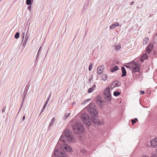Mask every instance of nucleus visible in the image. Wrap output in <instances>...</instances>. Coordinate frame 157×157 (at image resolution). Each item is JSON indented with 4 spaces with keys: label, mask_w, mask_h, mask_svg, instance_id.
I'll return each mask as SVG.
<instances>
[{
    "label": "nucleus",
    "mask_w": 157,
    "mask_h": 157,
    "mask_svg": "<svg viewBox=\"0 0 157 157\" xmlns=\"http://www.w3.org/2000/svg\"><path fill=\"white\" fill-rule=\"evenodd\" d=\"M87 109L89 114L91 116V120H90L89 116L86 113L82 114L81 116L82 121L87 126L89 127L91 125V120L94 124H100L97 116L98 113L96 110V107L94 103L91 102L86 107Z\"/></svg>",
    "instance_id": "obj_1"
},
{
    "label": "nucleus",
    "mask_w": 157,
    "mask_h": 157,
    "mask_svg": "<svg viewBox=\"0 0 157 157\" xmlns=\"http://www.w3.org/2000/svg\"><path fill=\"white\" fill-rule=\"evenodd\" d=\"M75 137L72 134L70 130L66 129L62 134L59 141L63 142L68 141L74 143L75 141Z\"/></svg>",
    "instance_id": "obj_2"
},
{
    "label": "nucleus",
    "mask_w": 157,
    "mask_h": 157,
    "mask_svg": "<svg viewBox=\"0 0 157 157\" xmlns=\"http://www.w3.org/2000/svg\"><path fill=\"white\" fill-rule=\"evenodd\" d=\"M72 127L73 132L75 134H80L84 132V126L81 122L75 123Z\"/></svg>",
    "instance_id": "obj_3"
},
{
    "label": "nucleus",
    "mask_w": 157,
    "mask_h": 157,
    "mask_svg": "<svg viewBox=\"0 0 157 157\" xmlns=\"http://www.w3.org/2000/svg\"><path fill=\"white\" fill-rule=\"evenodd\" d=\"M128 64H132V74L133 76L137 75L139 73V71L140 69V65L137 62L132 61L130 63H127Z\"/></svg>",
    "instance_id": "obj_4"
},
{
    "label": "nucleus",
    "mask_w": 157,
    "mask_h": 157,
    "mask_svg": "<svg viewBox=\"0 0 157 157\" xmlns=\"http://www.w3.org/2000/svg\"><path fill=\"white\" fill-rule=\"evenodd\" d=\"M110 91L109 88L108 87L105 89L102 93L103 98L109 102H110L111 101V97Z\"/></svg>",
    "instance_id": "obj_5"
},
{
    "label": "nucleus",
    "mask_w": 157,
    "mask_h": 157,
    "mask_svg": "<svg viewBox=\"0 0 157 157\" xmlns=\"http://www.w3.org/2000/svg\"><path fill=\"white\" fill-rule=\"evenodd\" d=\"M63 151L62 148L57 149L54 151V155L55 157H65L66 154L63 152Z\"/></svg>",
    "instance_id": "obj_6"
},
{
    "label": "nucleus",
    "mask_w": 157,
    "mask_h": 157,
    "mask_svg": "<svg viewBox=\"0 0 157 157\" xmlns=\"http://www.w3.org/2000/svg\"><path fill=\"white\" fill-rule=\"evenodd\" d=\"M60 148L63 149V150H65L66 151L71 152L72 150V148L69 145L66 143L62 144L61 145Z\"/></svg>",
    "instance_id": "obj_7"
},
{
    "label": "nucleus",
    "mask_w": 157,
    "mask_h": 157,
    "mask_svg": "<svg viewBox=\"0 0 157 157\" xmlns=\"http://www.w3.org/2000/svg\"><path fill=\"white\" fill-rule=\"evenodd\" d=\"M95 100L97 105L99 106L100 108H101L102 107V104L103 102V101L102 100L101 97L100 96H97L95 98Z\"/></svg>",
    "instance_id": "obj_8"
},
{
    "label": "nucleus",
    "mask_w": 157,
    "mask_h": 157,
    "mask_svg": "<svg viewBox=\"0 0 157 157\" xmlns=\"http://www.w3.org/2000/svg\"><path fill=\"white\" fill-rule=\"evenodd\" d=\"M153 47V43L150 42L146 48V51L149 54L152 51Z\"/></svg>",
    "instance_id": "obj_9"
},
{
    "label": "nucleus",
    "mask_w": 157,
    "mask_h": 157,
    "mask_svg": "<svg viewBox=\"0 0 157 157\" xmlns=\"http://www.w3.org/2000/svg\"><path fill=\"white\" fill-rule=\"evenodd\" d=\"M28 89L27 88V87H26L25 88V90L24 91V92L22 94V104L21 105L20 109L21 108V107H22V105L23 104V103L24 101V100L25 99V98L26 96V95L27 94V93L28 91Z\"/></svg>",
    "instance_id": "obj_10"
},
{
    "label": "nucleus",
    "mask_w": 157,
    "mask_h": 157,
    "mask_svg": "<svg viewBox=\"0 0 157 157\" xmlns=\"http://www.w3.org/2000/svg\"><path fill=\"white\" fill-rule=\"evenodd\" d=\"M104 67L103 65H101L97 69V73L99 74H101L102 72V70L104 69Z\"/></svg>",
    "instance_id": "obj_11"
},
{
    "label": "nucleus",
    "mask_w": 157,
    "mask_h": 157,
    "mask_svg": "<svg viewBox=\"0 0 157 157\" xmlns=\"http://www.w3.org/2000/svg\"><path fill=\"white\" fill-rule=\"evenodd\" d=\"M150 143L152 147L155 148L157 147V143L153 139L151 140Z\"/></svg>",
    "instance_id": "obj_12"
},
{
    "label": "nucleus",
    "mask_w": 157,
    "mask_h": 157,
    "mask_svg": "<svg viewBox=\"0 0 157 157\" xmlns=\"http://www.w3.org/2000/svg\"><path fill=\"white\" fill-rule=\"evenodd\" d=\"M121 69L122 72V74L121 75V77H123L125 76L126 75L127 72L125 68L124 67H121Z\"/></svg>",
    "instance_id": "obj_13"
},
{
    "label": "nucleus",
    "mask_w": 157,
    "mask_h": 157,
    "mask_svg": "<svg viewBox=\"0 0 157 157\" xmlns=\"http://www.w3.org/2000/svg\"><path fill=\"white\" fill-rule=\"evenodd\" d=\"M113 82H115L114 85L115 86V87H118L120 86L121 84L120 82L117 80H115Z\"/></svg>",
    "instance_id": "obj_14"
},
{
    "label": "nucleus",
    "mask_w": 157,
    "mask_h": 157,
    "mask_svg": "<svg viewBox=\"0 0 157 157\" xmlns=\"http://www.w3.org/2000/svg\"><path fill=\"white\" fill-rule=\"evenodd\" d=\"M119 26L118 23L117 22H115L114 24L111 25L110 27V29H114L116 27Z\"/></svg>",
    "instance_id": "obj_15"
},
{
    "label": "nucleus",
    "mask_w": 157,
    "mask_h": 157,
    "mask_svg": "<svg viewBox=\"0 0 157 157\" xmlns=\"http://www.w3.org/2000/svg\"><path fill=\"white\" fill-rule=\"evenodd\" d=\"M115 50L116 51L120 50L121 48V46L120 44H117L114 45Z\"/></svg>",
    "instance_id": "obj_16"
},
{
    "label": "nucleus",
    "mask_w": 157,
    "mask_h": 157,
    "mask_svg": "<svg viewBox=\"0 0 157 157\" xmlns=\"http://www.w3.org/2000/svg\"><path fill=\"white\" fill-rule=\"evenodd\" d=\"M119 69L118 67L116 65L114 66L113 67L111 68V72H113L114 71H117Z\"/></svg>",
    "instance_id": "obj_17"
},
{
    "label": "nucleus",
    "mask_w": 157,
    "mask_h": 157,
    "mask_svg": "<svg viewBox=\"0 0 157 157\" xmlns=\"http://www.w3.org/2000/svg\"><path fill=\"white\" fill-rule=\"evenodd\" d=\"M96 86L95 84H94L92 87L90 88L88 91V93H91L93 90L96 88Z\"/></svg>",
    "instance_id": "obj_18"
},
{
    "label": "nucleus",
    "mask_w": 157,
    "mask_h": 157,
    "mask_svg": "<svg viewBox=\"0 0 157 157\" xmlns=\"http://www.w3.org/2000/svg\"><path fill=\"white\" fill-rule=\"evenodd\" d=\"M148 58L146 54H144L140 58V60L142 62L143 61L144 59H147Z\"/></svg>",
    "instance_id": "obj_19"
},
{
    "label": "nucleus",
    "mask_w": 157,
    "mask_h": 157,
    "mask_svg": "<svg viewBox=\"0 0 157 157\" xmlns=\"http://www.w3.org/2000/svg\"><path fill=\"white\" fill-rule=\"evenodd\" d=\"M108 78L107 75L106 74H103L102 75L101 79L104 81L105 80Z\"/></svg>",
    "instance_id": "obj_20"
},
{
    "label": "nucleus",
    "mask_w": 157,
    "mask_h": 157,
    "mask_svg": "<svg viewBox=\"0 0 157 157\" xmlns=\"http://www.w3.org/2000/svg\"><path fill=\"white\" fill-rule=\"evenodd\" d=\"M28 40H22V46L23 47H25L27 43Z\"/></svg>",
    "instance_id": "obj_21"
},
{
    "label": "nucleus",
    "mask_w": 157,
    "mask_h": 157,
    "mask_svg": "<svg viewBox=\"0 0 157 157\" xmlns=\"http://www.w3.org/2000/svg\"><path fill=\"white\" fill-rule=\"evenodd\" d=\"M121 93L119 91H115L113 92V95L115 96H117L120 95Z\"/></svg>",
    "instance_id": "obj_22"
},
{
    "label": "nucleus",
    "mask_w": 157,
    "mask_h": 157,
    "mask_svg": "<svg viewBox=\"0 0 157 157\" xmlns=\"http://www.w3.org/2000/svg\"><path fill=\"white\" fill-rule=\"evenodd\" d=\"M33 2V1L32 0H27L26 4L27 5H32Z\"/></svg>",
    "instance_id": "obj_23"
},
{
    "label": "nucleus",
    "mask_w": 157,
    "mask_h": 157,
    "mask_svg": "<svg viewBox=\"0 0 157 157\" xmlns=\"http://www.w3.org/2000/svg\"><path fill=\"white\" fill-rule=\"evenodd\" d=\"M55 120V118H52L49 125V127H50L51 125H52L54 124V122Z\"/></svg>",
    "instance_id": "obj_24"
},
{
    "label": "nucleus",
    "mask_w": 157,
    "mask_h": 157,
    "mask_svg": "<svg viewBox=\"0 0 157 157\" xmlns=\"http://www.w3.org/2000/svg\"><path fill=\"white\" fill-rule=\"evenodd\" d=\"M24 30L22 31V33L21 36V38H22V39H24V37H25V32Z\"/></svg>",
    "instance_id": "obj_25"
},
{
    "label": "nucleus",
    "mask_w": 157,
    "mask_h": 157,
    "mask_svg": "<svg viewBox=\"0 0 157 157\" xmlns=\"http://www.w3.org/2000/svg\"><path fill=\"white\" fill-rule=\"evenodd\" d=\"M20 35V33L18 32H17L15 34V36H14V37L16 39H17L19 37Z\"/></svg>",
    "instance_id": "obj_26"
},
{
    "label": "nucleus",
    "mask_w": 157,
    "mask_h": 157,
    "mask_svg": "<svg viewBox=\"0 0 157 157\" xmlns=\"http://www.w3.org/2000/svg\"><path fill=\"white\" fill-rule=\"evenodd\" d=\"M93 66V65L92 63H90L89 67V70L90 71L92 69Z\"/></svg>",
    "instance_id": "obj_27"
},
{
    "label": "nucleus",
    "mask_w": 157,
    "mask_h": 157,
    "mask_svg": "<svg viewBox=\"0 0 157 157\" xmlns=\"http://www.w3.org/2000/svg\"><path fill=\"white\" fill-rule=\"evenodd\" d=\"M6 108V106H4L2 109V113H4V114H3L4 115H5L6 114V113H5V110Z\"/></svg>",
    "instance_id": "obj_28"
},
{
    "label": "nucleus",
    "mask_w": 157,
    "mask_h": 157,
    "mask_svg": "<svg viewBox=\"0 0 157 157\" xmlns=\"http://www.w3.org/2000/svg\"><path fill=\"white\" fill-rule=\"evenodd\" d=\"M70 116L69 113L66 114L64 116V118L65 120L67 119Z\"/></svg>",
    "instance_id": "obj_29"
},
{
    "label": "nucleus",
    "mask_w": 157,
    "mask_h": 157,
    "mask_svg": "<svg viewBox=\"0 0 157 157\" xmlns=\"http://www.w3.org/2000/svg\"><path fill=\"white\" fill-rule=\"evenodd\" d=\"M130 66H128L127 65H124V66H125L127 68H129L130 69H132V64L131 65L130 64Z\"/></svg>",
    "instance_id": "obj_30"
},
{
    "label": "nucleus",
    "mask_w": 157,
    "mask_h": 157,
    "mask_svg": "<svg viewBox=\"0 0 157 157\" xmlns=\"http://www.w3.org/2000/svg\"><path fill=\"white\" fill-rule=\"evenodd\" d=\"M115 82H113L110 86V88L111 89H113V88L115 87V86L114 85Z\"/></svg>",
    "instance_id": "obj_31"
},
{
    "label": "nucleus",
    "mask_w": 157,
    "mask_h": 157,
    "mask_svg": "<svg viewBox=\"0 0 157 157\" xmlns=\"http://www.w3.org/2000/svg\"><path fill=\"white\" fill-rule=\"evenodd\" d=\"M91 99H90V98H89V99H86V100L85 101H84L83 102V104H84V103H85L87 102H88L89 101H91Z\"/></svg>",
    "instance_id": "obj_32"
},
{
    "label": "nucleus",
    "mask_w": 157,
    "mask_h": 157,
    "mask_svg": "<svg viewBox=\"0 0 157 157\" xmlns=\"http://www.w3.org/2000/svg\"><path fill=\"white\" fill-rule=\"evenodd\" d=\"M149 40H144L143 41V44H146L149 41Z\"/></svg>",
    "instance_id": "obj_33"
},
{
    "label": "nucleus",
    "mask_w": 157,
    "mask_h": 157,
    "mask_svg": "<svg viewBox=\"0 0 157 157\" xmlns=\"http://www.w3.org/2000/svg\"><path fill=\"white\" fill-rule=\"evenodd\" d=\"M39 53H40V52H38H38L37 53V56H36V59L35 60V62H37L38 61V60H37V58H38V56Z\"/></svg>",
    "instance_id": "obj_34"
},
{
    "label": "nucleus",
    "mask_w": 157,
    "mask_h": 157,
    "mask_svg": "<svg viewBox=\"0 0 157 157\" xmlns=\"http://www.w3.org/2000/svg\"><path fill=\"white\" fill-rule=\"evenodd\" d=\"M31 5H29V6L28 7V9L29 10V11H30L31 10Z\"/></svg>",
    "instance_id": "obj_35"
},
{
    "label": "nucleus",
    "mask_w": 157,
    "mask_h": 157,
    "mask_svg": "<svg viewBox=\"0 0 157 157\" xmlns=\"http://www.w3.org/2000/svg\"><path fill=\"white\" fill-rule=\"evenodd\" d=\"M131 122L132 123V124H134L135 123H136V122L133 119H132L131 120Z\"/></svg>",
    "instance_id": "obj_36"
},
{
    "label": "nucleus",
    "mask_w": 157,
    "mask_h": 157,
    "mask_svg": "<svg viewBox=\"0 0 157 157\" xmlns=\"http://www.w3.org/2000/svg\"><path fill=\"white\" fill-rule=\"evenodd\" d=\"M51 94L50 93L49 95L48 98L47 99V100H48V101H49V100L50 98L51 97Z\"/></svg>",
    "instance_id": "obj_37"
},
{
    "label": "nucleus",
    "mask_w": 157,
    "mask_h": 157,
    "mask_svg": "<svg viewBox=\"0 0 157 157\" xmlns=\"http://www.w3.org/2000/svg\"><path fill=\"white\" fill-rule=\"evenodd\" d=\"M48 101H48V100H47L46 101L45 103L44 104V105H45V106H46L48 102Z\"/></svg>",
    "instance_id": "obj_38"
},
{
    "label": "nucleus",
    "mask_w": 157,
    "mask_h": 157,
    "mask_svg": "<svg viewBox=\"0 0 157 157\" xmlns=\"http://www.w3.org/2000/svg\"><path fill=\"white\" fill-rule=\"evenodd\" d=\"M140 93H142V94H144L145 93V91H144L140 90Z\"/></svg>",
    "instance_id": "obj_39"
},
{
    "label": "nucleus",
    "mask_w": 157,
    "mask_h": 157,
    "mask_svg": "<svg viewBox=\"0 0 157 157\" xmlns=\"http://www.w3.org/2000/svg\"><path fill=\"white\" fill-rule=\"evenodd\" d=\"M41 48H42V47H41V46H40V48H39V50H38V52H40V50H41Z\"/></svg>",
    "instance_id": "obj_40"
},
{
    "label": "nucleus",
    "mask_w": 157,
    "mask_h": 157,
    "mask_svg": "<svg viewBox=\"0 0 157 157\" xmlns=\"http://www.w3.org/2000/svg\"><path fill=\"white\" fill-rule=\"evenodd\" d=\"M28 37L27 36V34H26V35L25 37V40L28 39Z\"/></svg>",
    "instance_id": "obj_41"
},
{
    "label": "nucleus",
    "mask_w": 157,
    "mask_h": 157,
    "mask_svg": "<svg viewBox=\"0 0 157 157\" xmlns=\"http://www.w3.org/2000/svg\"><path fill=\"white\" fill-rule=\"evenodd\" d=\"M25 119V116H24L23 117H22V120L23 121H24Z\"/></svg>",
    "instance_id": "obj_42"
},
{
    "label": "nucleus",
    "mask_w": 157,
    "mask_h": 157,
    "mask_svg": "<svg viewBox=\"0 0 157 157\" xmlns=\"http://www.w3.org/2000/svg\"><path fill=\"white\" fill-rule=\"evenodd\" d=\"M134 3H135V2H131V3L130 4H131V5H132L134 4Z\"/></svg>",
    "instance_id": "obj_43"
},
{
    "label": "nucleus",
    "mask_w": 157,
    "mask_h": 157,
    "mask_svg": "<svg viewBox=\"0 0 157 157\" xmlns=\"http://www.w3.org/2000/svg\"><path fill=\"white\" fill-rule=\"evenodd\" d=\"M44 109H42V110H41L40 113V114L41 113L44 111Z\"/></svg>",
    "instance_id": "obj_44"
},
{
    "label": "nucleus",
    "mask_w": 157,
    "mask_h": 157,
    "mask_svg": "<svg viewBox=\"0 0 157 157\" xmlns=\"http://www.w3.org/2000/svg\"><path fill=\"white\" fill-rule=\"evenodd\" d=\"M93 78V77H92L90 78H89V81L90 82L91 80Z\"/></svg>",
    "instance_id": "obj_45"
},
{
    "label": "nucleus",
    "mask_w": 157,
    "mask_h": 157,
    "mask_svg": "<svg viewBox=\"0 0 157 157\" xmlns=\"http://www.w3.org/2000/svg\"><path fill=\"white\" fill-rule=\"evenodd\" d=\"M135 121L136 122V121H138V119L137 118H135L134 119Z\"/></svg>",
    "instance_id": "obj_46"
},
{
    "label": "nucleus",
    "mask_w": 157,
    "mask_h": 157,
    "mask_svg": "<svg viewBox=\"0 0 157 157\" xmlns=\"http://www.w3.org/2000/svg\"><path fill=\"white\" fill-rule=\"evenodd\" d=\"M85 10H85V9H83V10H82V12H85Z\"/></svg>",
    "instance_id": "obj_47"
},
{
    "label": "nucleus",
    "mask_w": 157,
    "mask_h": 157,
    "mask_svg": "<svg viewBox=\"0 0 157 157\" xmlns=\"http://www.w3.org/2000/svg\"><path fill=\"white\" fill-rule=\"evenodd\" d=\"M46 106H45V105H44L43 108L44 109H45Z\"/></svg>",
    "instance_id": "obj_48"
},
{
    "label": "nucleus",
    "mask_w": 157,
    "mask_h": 157,
    "mask_svg": "<svg viewBox=\"0 0 157 157\" xmlns=\"http://www.w3.org/2000/svg\"><path fill=\"white\" fill-rule=\"evenodd\" d=\"M147 93L148 94H149V93H150V91H147Z\"/></svg>",
    "instance_id": "obj_49"
},
{
    "label": "nucleus",
    "mask_w": 157,
    "mask_h": 157,
    "mask_svg": "<svg viewBox=\"0 0 157 157\" xmlns=\"http://www.w3.org/2000/svg\"><path fill=\"white\" fill-rule=\"evenodd\" d=\"M144 39H148V37H145V38Z\"/></svg>",
    "instance_id": "obj_50"
},
{
    "label": "nucleus",
    "mask_w": 157,
    "mask_h": 157,
    "mask_svg": "<svg viewBox=\"0 0 157 157\" xmlns=\"http://www.w3.org/2000/svg\"><path fill=\"white\" fill-rule=\"evenodd\" d=\"M148 157L147 156V155H145L144 156H143V157Z\"/></svg>",
    "instance_id": "obj_51"
},
{
    "label": "nucleus",
    "mask_w": 157,
    "mask_h": 157,
    "mask_svg": "<svg viewBox=\"0 0 157 157\" xmlns=\"http://www.w3.org/2000/svg\"><path fill=\"white\" fill-rule=\"evenodd\" d=\"M83 150V152H85V150L84 149V150Z\"/></svg>",
    "instance_id": "obj_52"
},
{
    "label": "nucleus",
    "mask_w": 157,
    "mask_h": 157,
    "mask_svg": "<svg viewBox=\"0 0 157 157\" xmlns=\"http://www.w3.org/2000/svg\"><path fill=\"white\" fill-rule=\"evenodd\" d=\"M75 104V103L74 102L72 103V105H74V104Z\"/></svg>",
    "instance_id": "obj_53"
},
{
    "label": "nucleus",
    "mask_w": 157,
    "mask_h": 157,
    "mask_svg": "<svg viewBox=\"0 0 157 157\" xmlns=\"http://www.w3.org/2000/svg\"><path fill=\"white\" fill-rule=\"evenodd\" d=\"M59 141L58 142V144L59 143Z\"/></svg>",
    "instance_id": "obj_54"
}]
</instances>
